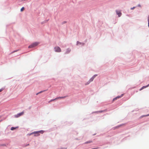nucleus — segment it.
I'll return each instance as SVG.
<instances>
[{
	"mask_svg": "<svg viewBox=\"0 0 149 149\" xmlns=\"http://www.w3.org/2000/svg\"><path fill=\"white\" fill-rule=\"evenodd\" d=\"M38 44V43L37 42H35L29 45L28 47V48H32L36 46H37Z\"/></svg>",
	"mask_w": 149,
	"mask_h": 149,
	"instance_id": "obj_1",
	"label": "nucleus"
},
{
	"mask_svg": "<svg viewBox=\"0 0 149 149\" xmlns=\"http://www.w3.org/2000/svg\"><path fill=\"white\" fill-rule=\"evenodd\" d=\"M148 87V86H143L141 89H140V91H141L142 90V89H143L144 88H145L146 87Z\"/></svg>",
	"mask_w": 149,
	"mask_h": 149,
	"instance_id": "obj_11",
	"label": "nucleus"
},
{
	"mask_svg": "<svg viewBox=\"0 0 149 149\" xmlns=\"http://www.w3.org/2000/svg\"><path fill=\"white\" fill-rule=\"evenodd\" d=\"M24 112L23 111L22 112L20 113H18L17 114L15 115L14 117L16 118H18L20 116H21L23 115L24 114Z\"/></svg>",
	"mask_w": 149,
	"mask_h": 149,
	"instance_id": "obj_2",
	"label": "nucleus"
},
{
	"mask_svg": "<svg viewBox=\"0 0 149 149\" xmlns=\"http://www.w3.org/2000/svg\"><path fill=\"white\" fill-rule=\"evenodd\" d=\"M2 120H0V122H1V121H2Z\"/></svg>",
	"mask_w": 149,
	"mask_h": 149,
	"instance_id": "obj_37",
	"label": "nucleus"
},
{
	"mask_svg": "<svg viewBox=\"0 0 149 149\" xmlns=\"http://www.w3.org/2000/svg\"><path fill=\"white\" fill-rule=\"evenodd\" d=\"M56 100V99H55H55H54L51 100L50 101V102H51V101H54V100Z\"/></svg>",
	"mask_w": 149,
	"mask_h": 149,
	"instance_id": "obj_28",
	"label": "nucleus"
},
{
	"mask_svg": "<svg viewBox=\"0 0 149 149\" xmlns=\"http://www.w3.org/2000/svg\"><path fill=\"white\" fill-rule=\"evenodd\" d=\"M107 111V109H105L103 110H100L97 111L95 112H94L95 113H102L103 112L106 111Z\"/></svg>",
	"mask_w": 149,
	"mask_h": 149,
	"instance_id": "obj_7",
	"label": "nucleus"
},
{
	"mask_svg": "<svg viewBox=\"0 0 149 149\" xmlns=\"http://www.w3.org/2000/svg\"><path fill=\"white\" fill-rule=\"evenodd\" d=\"M67 96H64L63 97H57L55 98V99H61L62 98H64L65 97H66Z\"/></svg>",
	"mask_w": 149,
	"mask_h": 149,
	"instance_id": "obj_8",
	"label": "nucleus"
},
{
	"mask_svg": "<svg viewBox=\"0 0 149 149\" xmlns=\"http://www.w3.org/2000/svg\"><path fill=\"white\" fill-rule=\"evenodd\" d=\"M94 79H93V78L92 77H91L90 79L89 80V81H90V82H91L93 80H94Z\"/></svg>",
	"mask_w": 149,
	"mask_h": 149,
	"instance_id": "obj_13",
	"label": "nucleus"
},
{
	"mask_svg": "<svg viewBox=\"0 0 149 149\" xmlns=\"http://www.w3.org/2000/svg\"><path fill=\"white\" fill-rule=\"evenodd\" d=\"M148 26L149 27V15L148 17Z\"/></svg>",
	"mask_w": 149,
	"mask_h": 149,
	"instance_id": "obj_23",
	"label": "nucleus"
},
{
	"mask_svg": "<svg viewBox=\"0 0 149 149\" xmlns=\"http://www.w3.org/2000/svg\"><path fill=\"white\" fill-rule=\"evenodd\" d=\"M18 127H12L10 128V130H14L16 129V128H18Z\"/></svg>",
	"mask_w": 149,
	"mask_h": 149,
	"instance_id": "obj_10",
	"label": "nucleus"
},
{
	"mask_svg": "<svg viewBox=\"0 0 149 149\" xmlns=\"http://www.w3.org/2000/svg\"><path fill=\"white\" fill-rule=\"evenodd\" d=\"M24 9V7H23L20 9V11L21 12Z\"/></svg>",
	"mask_w": 149,
	"mask_h": 149,
	"instance_id": "obj_20",
	"label": "nucleus"
},
{
	"mask_svg": "<svg viewBox=\"0 0 149 149\" xmlns=\"http://www.w3.org/2000/svg\"><path fill=\"white\" fill-rule=\"evenodd\" d=\"M31 134H34L33 133V132H32L31 133Z\"/></svg>",
	"mask_w": 149,
	"mask_h": 149,
	"instance_id": "obj_35",
	"label": "nucleus"
},
{
	"mask_svg": "<svg viewBox=\"0 0 149 149\" xmlns=\"http://www.w3.org/2000/svg\"><path fill=\"white\" fill-rule=\"evenodd\" d=\"M92 142V141H86V142L84 143L85 144H87V143H91V142Z\"/></svg>",
	"mask_w": 149,
	"mask_h": 149,
	"instance_id": "obj_16",
	"label": "nucleus"
},
{
	"mask_svg": "<svg viewBox=\"0 0 149 149\" xmlns=\"http://www.w3.org/2000/svg\"><path fill=\"white\" fill-rule=\"evenodd\" d=\"M118 125V126H117V127H120V126H121V125Z\"/></svg>",
	"mask_w": 149,
	"mask_h": 149,
	"instance_id": "obj_32",
	"label": "nucleus"
},
{
	"mask_svg": "<svg viewBox=\"0 0 149 149\" xmlns=\"http://www.w3.org/2000/svg\"><path fill=\"white\" fill-rule=\"evenodd\" d=\"M97 76V74H95L93 75L92 77H93V79H94Z\"/></svg>",
	"mask_w": 149,
	"mask_h": 149,
	"instance_id": "obj_17",
	"label": "nucleus"
},
{
	"mask_svg": "<svg viewBox=\"0 0 149 149\" xmlns=\"http://www.w3.org/2000/svg\"><path fill=\"white\" fill-rule=\"evenodd\" d=\"M48 20H49V19H48L47 20H46L43 22H41V24H43L44 23L47 22L48 21Z\"/></svg>",
	"mask_w": 149,
	"mask_h": 149,
	"instance_id": "obj_14",
	"label": "nucleus"
},
{
	"mask_svg": "<svg viewBox=\"0 0 149 149\" xmlns=\"http://www.w3.org/2000/svg\"><path fill=\"white\" fill-rule=\"evenodd\" d=\"M47 90H43V91H41L39 92H38V93H39V94L40 93H41L43 92H45L47 91Z\"/></svg>",
	"mask_w": 149,
	"mask_h": 149,
	"instance_id": "obj_15",
	"label": "nucleus"
},
{
	"mask_svg": "<svg viewBox=\"0 0 149 149\" xmlns=\"http://www.w3.org/2000/svg\"><path fill=\"white\" fill-rule=\"evenodd\" d=\"M79 41H77V45H78V44H79Z\"/></svg>",
	"mask_w": 149,
	"mask_h": 149,
	"instance_id": "obj_24",
	"label": "nucleus"
},
{
	"mask_svg": "<svg viewBox=\"0 0 149 149\" xmlns=\"http://www.w3.org/2000/svg\"><path fill=\"white\" fill-rule=\"evenodd\" d=\"M123 94H122L120 96H117L116 97L114 98L113 99V101H114V100H117V99L119 98H120L121 97H122L123 96Z\"/></svg>",
	"mask_w": 149,
	"mask_h": 149,
	"instance_id": "obj_4",
	"label": "nucleus"
},
{
	"mask_svg": "<svg viewBox=\"0 0 149 149\" xmlns=\"http://www.w3.org/2000/svg\"><path fill=\"white\" fill-rule=\"evenodd\" d=\"M67 148H61L60 149H66Z\"/></svg>",
	"mask_w": 149,
	"mask_h": 149,
	"instance_id": "obj_26",
	"label": "nucleus"
},
{
	"mask_svg": "<svg viewBox=\"0 0 149 149\" xmlns=\"http://www.w3.org/2000/svg\"><path fill=\"white\" fill-rule=\"evenodd\" d=\"M29 143H28L27 144H24V145L23 146L24 147H25L27 146H29Z\"/></svg>",
	"mask_w": 149,
	"mask_h": 149,
	"instance_id": "obj_21",
	"label": "nucleus"
},
{
	"mask_svg": "<svg viewBox=\"0 0 149 149\" xmlns=\"http://www.w3.org/2000/svg\"><path fill=\"white\" fill-rule=\"evenodd\" d=\"M55 51L56 52H61V49L58 46L55 47L54 48Z\"/></svg>",
	"mask_w": 149,
	"mask_h": 149,
	"instance_id": "obj_3",
	"label": "nucleus"
},
{
	"mask_svg": "<svg viewBox=\"0 0 149 149\" xmlns=\"http://www.w3.org/2000/svg\"><path fill=\"white\" fill-rule=\"evenodd\" d=\"M40 131H42V132H38L37 133H36V134H34V136H38L40 135V134H42L44 132V131H43V130H41Z\"/></svg>",
	"mask_w": 149,
	"mask_h": 149,
	"instance_id": "obj_5",
	"label": "nucleus"
},
{
	"mask_svg": "<svg viewBox=\"0 0 149 149\" xmlns=\"http://www.w3.org/2000/svg\"><path fill=\"white\" fill-rule=\"evenodd\" d=\"M147 86H149V84L147 85Z\"/></svg>",
	"mask_w": 149,
	"mask_h": 149,
	"instance_id": "obj_36",
	"label": "nucleus"
},
{
	"mask_svg": "<svg viewBox=\"0 0 149 149\" xmlns=\"http://www.w3.org/2000/svg\"><path fill=\"white\" fill-rule=\"evenodd\" d=\"M3 90V89L2 88H1V89H0V92L2 91Z\"/></svg>",
	"mask_w": 149,
	"mask_h": 149,
	"instance_id": "obj_30",
	"label": "nucleus"
},
{
	"mask_svg": "<svg viewBox=\"0 0 149 149\" xmlns=\"http://www.w3.org/2000/svg\"><path fill=\"white\" fill-rule=\"evenodd\" d=\"M79 44L83 46L85 44L84 43L79 42Z\"/></svg>",
	"mask_w": 149,
	"mask_h": 149,
	"instance_id": "obj_18",
	"label": "nucleus"
},
{
	"mask_svg": "<svg viewBox=\"0 0 149 149\" xmlns=\"http://www.w3.org/2000/svg\"><path fill=\"white\" fill-rule=\"evenodd\" d=\"M1 116H0V118H1Z\"/></svg>",
	"mask_w": 149,
	"mask_h": 149,
	"instance_id": "obj_38",
	"label": "nucleus"
},
{
	"mask_svg": "<svg viewBox=\"0 0 149 149\" xmlns=\"http://www.w3.org/2000/svg\"><path fill=\"white\" fill-rule=\"evenodd\" d=\"M66 22H67L66 21H64L62 22L61 24H64L66 23Z\"/></svg>",
	"mask_w": 149,
	"mask_h": 149,
	"instance_id": "obj_22",
	"label": "nucleus"
},
{
	"mask_svg": "<svg viewBox=\"0 0 149 149\" xmlns=\"http://www.w3.org/2000/svg\"><path fill=\"white\" fill-rule=\"evenodd\" d=\"M31 133H30V134H27V135H29V136H30L31 135Z\"/></svg>",
	"mask_w": 149,
	"mask_h": 149,
	"instance_id": "obj_29",
	"label": "nucleus"
},
{
	"mask_svg": "<svg viewBox=\"0 0 149 149\" xmlns=\"http://www.w3.org/2000/svg\"><path fill=\"white\" fill-rule=\"evenodd\" d=\"M116 12L117 15H118V17H120L122 15V13L118 11V10H116Z\"/></svg>",
	"mask_w": 149,
	"mask_h": 149,
	"instance_id": "obj_6",
	"label": "nucleus"
},
{
	"mask_svg": "<svg viewBox=\"0 0 149 149\" xmlns=\"http://www.w3.org/2000/svg\"><path fill=\"white\" fill-rule=\"evenodd\" d=\"M91 82L89 80L85 84V85H88Z\"/></svg>",
	"mask_w": 149,
	"mask_h": 149,
	"instance_id": "obj_19",
	"label": "nucleus"
},
{
	"mask_svg": "<svg viewBox=\"0 0 149 149\" xmlns=\"http://www.w3.org/2000/svg\"><path fill=\"white\" fill-rule=\"evenodd\" d=\"M149 116V114H147V115H144V116Z\"/></svg>",
	"mask_w": 149,
	"mask_h": 149,
	"instance_id": "obj_31",
	"label": "nucleus"
},
{
	"mask_svg": "<svg viewBox=\"0 0 149 149\" xmlns=\"http://www.w3.org/2000/svg\"><path fill=\"white\" fill-rule=\"evenodd\" d=\"M135 8H136V7H132V8H131V10H133V9H134Z\"/></svg>",
	"mask_w": 149,
	"mask_h": 149,
	"instance_id": "obj_25",
	"label": "nucleus"
},
{
	"mask_svg": "<svg viewBox=\"0 0 149 149\" xmlns=\"http://www.w3.org/2000/svg\"><path fill=\"white\" fill-rule=\"evenodd\" d=\"M42 131H34L33 132V133L34 134H36V133H37L38 132H42Z\"/></svg>",
	"mask_w": 149,
	"mask_h": 149,
	"instance_id": "obj_12",
	"label": "nucleus"
},
{
	"mask_svg": "<svg viewBox=\"0 0 149 149\" xmlns=\"http://www.w3.org/2000/svg\"><path fill=\"white\" fill-rule=\"evenodd\" d=\"M18 50H16V51H13V52H12V53H13L15 52H16L17 51H18Z\"/></svg>",
	"mask_w": 149,
	"mask_h": 149,
	"instance_id": "obj_27",
	"label": "nucleus"
},
{
	"mask_svg": "<svg viewBox=\"0 0 149 149\" xmlns=\"http://www.w3.org/2000/svg\"><path fill=\"white\" fill-rule=\"evenodd\" d=\"M138 7H141V5L140 4H138Z\"/></svg>",
	"mask_w": 149,
	"mask_h": 149,
	"instance_id": "obj_33",
	"label": "nucleus"
},
{
	"mask_svg": "<svg viewBox=\"0 0 149 149\" xmlns=\"http://www.w3.org/2000/svg\"><path fill=\"white\" fill-rule=\"evenodd\" d=\"M71 51V49L70 48L67 49L66 52H65V54H68Z\"/></svg>",
	"mask_w": 149,
	"mask_h": 149,
	"instance_id": "obj_9",
	"label": "nucleus"
},
{
	"mask_svg": "<svg viewBox=\"0 0 149 149\" xmlns=\"http://www.w3.org/2000/svg\"><path fill=\"white\" fill-rule=\"evenodd\" d=\"M38 94H39V93H38V92L36 94V95H38Z\"/></svg>",
	"mask_w": 149,
	"mask_h": 149,
	"instance_id": "obj_34",
	"label": "nucleus"
}]
</instances>
